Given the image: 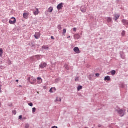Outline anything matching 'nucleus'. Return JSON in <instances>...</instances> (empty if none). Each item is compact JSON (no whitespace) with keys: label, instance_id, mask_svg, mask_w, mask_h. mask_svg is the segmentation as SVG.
Returning <instances> with one entry per match:
<instances>
[{"label":"nucleus","instance_id":"obj_1","mask_svg":"<svg viewBox=\"0 0 128 128\" xmlns=\"http://www.w3.org/2000/svg\"><path fill=\"white\" fill-rule=\"evenodd\" d=\"M28 82H29L31 84H34L36 82V80L32 76L28 78Z\"/></svg>","mask_w":128,"mask_h":128},{"label":"nucleus","instance_id":"obj_2","mask_svg":"<svg viewBox=\"0 0 128 128\" xmlns=\"http://www.w3.org/2000/svg\"><path fill=\"white\" fill-rule=\"evenodd\" d=\"M9 23L10 24H15L16 23V20L15 18L12 17L9 20Z\"/></svg>","mask_w":128,"mask_h":128},{"label":"nucleus","instance_id":"obj_3","mask_svg":"<svg viewBox=\"0 0 128 128\" xmlns=\"http://www.w3.org/2000/svg\"><path fill=\"white\" fill-rule=\"evenodd\" d=\"M62 8H64V4L60 3L58 6L57 10H62Z\"/></svg>","mask_w":128,"mask_h":128},{"label":"nucleus","instance_id":"obj_4","mask_svg":"<svg viewBox=\"0 0 128 128\" xmlns=\"http://www.w3.org/2000/svg\"><path fill=\"white\" fill-rule=\"evenodd\" d=\"M39 14H40V10H38V8H36L34 11V16H38Z\"/></svg>","mask_w":128,"mask_h":128},{"label":"nucleus","instance_id":"obj_5","mask_svg":"<svg viewBox=\"0 0 128 128\" xmlns=\"http://www.w3.org/2000/svg\"><path fill=\"white\" fill-rule=\"evenodd\" d=\"M48 66V64L46 63H42L40 65V68L42 69L44 68H46V66Z\"/></svg>","mask_w":128,"mask_h":128},{"label":"nucleus","instance_id":"obj_6","mask_svg":"<svg viewBox=\"0 0 128 128\" xmlns=\"http://www.w3.org/2000/svg\"><path fill=\"white\" fill-rule=\"evenodd\" d=\"M40 36L41 34L40 32H36L34 36H35V38L36 40H38V38H40Z\"/></svg>","mask_w":128,"mask_h":128},{"label":"nucleus","instance_id":"obj_7","mask_svg":"<svg viewBox=\"0 0 128 128\" xmlns=\"http://www.w3.org/2000/svg\"><path fill=\"white\" fill-rule=\"evenodd\" d=\"M118 113L119 114H120V116H124V112L122 110H120L118 112Z\"/></svg>","mask_w":128,"mask_h":128},{"label":"nucleus","instance_id":"obj_8","mask_svg":"<svg viewBox=\"0 0 128 128\" xmlns=\"http://www.w3.org/2000/svg\"><path fill=\"white\" fill-rule=\"evenodd\" d=\"M74 52L76 54H80V48H78V47H76L74 48Z\"/></svg>","mask_w":128,"mask_h":128},{"label":"nucleus","instance_id":"obj_9","mask_svg":"<svg viewBox=\"0 0 128 128\" xmlns=\"http://www.w3.org/2000/svg\"><path fill=\"white\" fill-rule=\"evenodd\" d=\"M37 80H38V84H40L42 83V79L41 78L38 77L37 78Z\"/></svg>","mask_w":128,"mask_h":128},{"label":"nucleus","instance_id":"obj_10","mask_svg":"<svg viewBox=\"0 0 128 128\" xmlns=\"http://www.w3.org/2000/svg\"><path fill=\"white\" fill-rule=\"evenodd\" d=\"M23 16H24V18L28 20V13H24Z\"/></svg>","mask_w":128,"mask_h":128},{"label":"nucleus","instance_id":"obj_11","mask_svg":"<svg viewBox=\"0 0 128 128\" xmlns=\"http://www.w3.org/2000/svg\"><path fill=\"white\" fill-rule=\"evenodd\" d=\"M53 10H54V8H52V7H50V8L48 9V12L52 13V12Z\"/></svg>","mask_w":128,"mask_h":128},{"label":"nucleus","instance_id":"obj_12","mask_svg":"<svg viewBox=\"0 0 128 128\" xmlns=\"http://www.w3.org/2000/svg\"><path fill=\"white\" fill-rule=\"evenodd\" d=\"M74 38L75 40H78V39H80V35L78 34H76L74 35Z\"/></svg>","mask_w":128,"mask_h":128},{"label":"nucleus","instance_id":"obj_13","mask_svg":"<svg viewBox=\"0 0 128 128\" xmlns=\"http://www.w3.org/2000/svg\"><path fill=\"white\" fill-rule=\"evenodd\" d=\"M122 24H124L125 26H128V21L126 20H122Z\"/></svg>","mask_w":128,"mask_h":128},{"label":"nucleus","instance_id":"obj_14","mask_svg":"<svg viewBox=\"0 0 128 128\" xmlns=\"http://www.w3.org/2000/svg\"><path fill=\"white\" fill-rule=\"evenodd\" d=\"M104 80H108V82H110V76L105 77Z\"/></svg>","mask_w":128,"mask_h":128},{"label":"nucleus","instance_id":"obj_15","mask_svg":"<svg viewBox=\"0 0 128 128\" xmlns=\"http://www.w3.org/2000/svg\"><path fill=\"white\" fill-rule=\"evenodd\" d=\"M4 54V50H2V48H1L0 50V56L2 58V54Z\"/></svg>","mask_w":128,"mask_h":128},{"label":"nucleus","instance_id":"obj_16","mask_svg":"<svg viewBox=\"0 0 128 128\" xmlns=\"http://www.w3.org/2000/svg\"><path fill=\"white\" fill-rule=\"evenodd\" d=\"M111 74L112 76H114L116 74V70H113L111 72Z\"/></svg>","mask_w":128,"mask_h":128},{"label":"nucleus","instance_id":"obj_17","mask_svg":"<svg viewBox=\"0 0 128 128\" xmlns=\"http://www.w3.org/2000/svg\"><path fill=\"white\" fill-rule=\"evenodd\" d=\"M116 20H118V18H120V15L118 14H115Z\"/></svg>","mask_w":128,"mask_h":128},{"label":"nucleus","instance_id":"obj_18","mask_svg":"<svg viewBox=\"0 0 128 128\" xmlns=\"http://www.w3.org/2000/svg\"><path fill=\"white\" fill-rule=\"evenodd\" d=\"M43 50H48V47L46 46H42Z\"/></svg>","mask_w":128,"mask_h":128},{"label":"nucleus","instance_id":"obj_19","mask_svg":"<svg viewBox=\"0 0 128 128\" xmlns=\"http://www.w3.org/2000/svg\"><path fill=\"white\" fill-rule=\"evenodd\" d=\"M58 30H62V27L61 25H58Z\"/></svg>","mask_w":128,"mask_h":128},{"label":"nucleus","instance_id":"obj_20","mask_svg":"<svg viewBox=\"0 0 128 128\" xmlns=\"http://www.w3.org/2000/svg\"><path fill=\"white\" fill-rule=\"evenodd\" d=\"M80 90H82V86H79L78 88V92H80Z\"/></svg>","mask_w":128,"mask_h":128},{"label":"nucleus","instance_id":"obj_21","mask_svg":"<svg viewBox=\"0 0 128 128\" xmlns=\"http://www.w3.org/2000/svg\"><path fill=\"white\" fill-rule=\"evenodd\" d=\"M66 34V29H64L63 34L64 36Z\"/></svg>","mask_w":128,"mask_h":128},{"label":"nucleus","instance_id":"obj_22","mask_svg":"<svg viewBox=\"0 0 128 128\" xmlns=\"http://www.w3.org/2000/svg\"><path fill=\"white\" fill-rule=\"evenodd\" d=\"M107 20H108V22H112V18H108Z\"/></svg>","mask_w":128,"mask_h":128},{"label":"nucleus","instance_id":"obj_23","mask_svg":"<svg viewBox=\"0 0 128 128\" xmlns=\"http://www.w3.org/2000/svg\"><path fill=\"white\" fill-rule=\"evenodd\" d=\"M56 102H62V98H57Z\"/></svg>","mask_w":128,"mask_h":128},{"label":"nucleus","instance_id":"obj_24","mask_svg":"<svg viewBox=\"0 0 128 128\" xmlns=\"http://www.w3.org/2000/svg\"><path fill=\"white\" fill-rule=\"evenodd\" d=\"M36 108H32L33 114H34V112H36Z\"/></svg>","mask_w":128,"mask_h":128},{"label":"nucleus","instance_id":"obj_25","mask_svg":"<svg viewBox=\"0 0 128 128\" xmlns=\"http://www.w3.org/2000/svg\"><path fill=\"white\" fill-rule=\"evenodd\" d=\"M80 80V78L79 77H76L75 82H78Z\"/></svg>","mask_w":128,"mask_h":128},{"label":"nucleus","instance_id":"obj_26","mask_svg":"<svg viewBox=\"0 0 128 128\" xmlns=\"http://www.w3.org/2000/svg\"><path fill=\"white\" fill-rule=\"evenodd\" d=\"M125 35H126V32L123 31L122 32V36H124Z\"/></svg>","mask_w":128,"mask_h":128},{"label":"nucleus","instance_id":"obj_27","mask_svg":"<svg viewBox=\"0 0 128 128\" xmlns=\"http://www.w3.org/2000/svg\"><path fill=\"white\" fill-rule=\"evenodd\" d=\"M12 114H14V115L16 114V111L15 110H14L12 111Z\"/></svg>","mask_w":128,"mask_h":128},{"label":"nucleus","instance_id":"obj_28","mask_svg":"<svg viewBox=\"0 0 128 128\" xmlns=\"http://www.w3.org/2000/svg\"><path fill=\"white\" fill-rule=\"evenodd\" d=\"M28 106H33L34 104L32 103H30L28 104Z\"/></svg>","mask_w":128,"mask_h":128},{"label":"nucleus","instance_id":"obj_29","mask_svg":"<svg viewBox=\"0 0 128 128\" xmlns=\"http://www.w3.org/2000/svg\"><path fill=\"white\" fill-rule=\"evenodd\" d=\"M52 90H53L54 92L56 90V88H52Z\"/></svg>","mask_w":128,"mask_h":128},{"label":"nucleus","instance_id":"obj_30","mask_svg":"<svg viewBox=\"0 0 128 128\" xmlns=\"http://www.w3.org/2000/svg\"><path fill=\"white\" fill-rule=\"evenodd\" d=\"M53 90H52V88L50 90V92H51V93H52V92H54V91H52Z\"/></svg>","mask_w":128,"mask_h":128},{"label":"nucleus","instance_id":"obj_31","mask_svg":"<svg viewBox=\"0 0 128 128\" xmlns=\"http://www.w3.org/2000/svg\"><path fill=\"white\" fill-rule=\"evenodd\" d=\"M22 116H19V120H22Z\"/></svg>","mask_w":128,"mask_h":128},{"label":"nucleus","instance_id":"obj_32","mask_svg":"<svg viewBox=\"0 0 128 128\" xmlns=\"http://www.w3.org/2000/svg\"><path fill=\"white\" fill-rule=\"evenodd\" d=\"M73 30L74 32H76V28H74Z\"/></svg>","mask_w":128,"mask_h":128},{"label":"nucleus","instance_id":"obj_33","mask_svg":"<svg viewBox=\"0 0 128 128\" xmlns=\"http://www.w3.org/2000/svg\"><path fill=\"white\" fill-rule=\"evenodd\" d=\"M36 57L37 58H40V56L38 55L36 56Z\"/></svg>","mask_w":128,"mask_h":128},{"label":"nucleus","instance_id":"obj_34","mask_svg":"<svg viewBox=\"0 0 128 128\" xmlns=\"http://www.w3.org/2000/svg\"><path fill=\"white\" fill-rule=\"evenodd\" d=\"M96 76L98 77V76H100V74H96Z\"/></svg>","mask_w":128,"mask_h":128},{"label":"nucleus","instance_id":"obj_35","mask_svg":"<svg viewBox=\"0 0 128 128\" xmlns=\"http://www.w3.org/2000/svg\"><path fill=\"white\" fill-rule=\"evenodd\" d=\"M51 38H52V40H54V36H52Z\"/></svg>","mask_w":128,"mask_h":128},{"label":"nucleus","instance_id":"obj_36","mask_svg":"<svg viewBox=\"0 0 128 128\" xmlns=\"http://www.w3.org/2000/svg\"><path fill=\"white\" fill-rule=\"evenodd\" d=\"M44 90H46V86H44Z\"/></svg>","mask_w":128,"mask_h":128},{"label":"nucleus","instance_id":"obj_37","mask_svg":"<svg viewBox=\"0 0 128 128\" xmlns=\"http://www.w3.org/2000/svg\"><path fill=\"white\" fill-rule=\"evenodd\" d=\"M29 127H30V126H29L28 125H26V128H28Z\"/></svg>","mask_w":128,"mask_h":128},{"label":"nucleus","instance_id":"obj_38","mask_svg":"<svg viewBox=\"0 0 128 128\" xmlns=\"http://www.w3.org/2000/svg\"><path fill=\"white\" fill-rule=\"evenodd\" d=\"M52 128H58V126H54L52 127Z\"/></svg>","mask_w":128,"mask_h":128},{"label":"nucleus","instance_id":"obj_39","mask_svg":"<svg viewBox=\"0 0 128 128\" xmlns=\"http://www.w3.org/2000/svg\"><path fill=\"white\" fill-rule=\"evenodd\" d=\"M82 12H86V10H82Z\"/></svg>","mask_w":128,"mask_h":128},{"label":"nucleus","instance_id":"obj_40","mask_svg":"<svg viewBox=\"0 0 128 128\" xmlns=\"http://www.w3.org/2000/svg\"><path fill=\"white\" fill-rule=\"evenodd\" d=\"M70 38V36H69L68 37V38Z\"/></svg>","mask_w":128,"mask_h":128},{"label":"nucleus","instance_id":"obj_41","mask_svg":"<svg viewBox=\"0 0 128 128\" xmlns=\"http://www.w3.org/2000/svg\"><path fill=\"white\" fill-rule=\"evenodd\" d=\"M16 82H18V80H16Z\"/></svg>","mask_w":128,"mask_h":128},{"label":"nucleus","instance_id":"obj_42","mask_svg":"<svg viewBox=\"0 0 128 128\" xmlns=\"http://www.w3.org/2000/svg\"><path fill=\"white\" fill-rule=\"evenodd\" d=\"M2 106V102H0V106Z\"/></svg>","mask_w":128,"mask_h":128},{"label":"nucleus","instance_id":"obj_43","mask_svg":"<svg viewBox=\"0 0 128 128\" xmlns=\"http://www.w3.org/2000/svg\"><path fill=\"white\" fill-rule=\"evenodd\" d=\"M37 94H40V92H37Z\"/></svg>","mask_w":128,"mask_h":128},{"label":"nucleus","instance_id":"obj_44","mask_svg":"<svg viewBox=\"0 0 128 128\" xmlns=\"http://www.w3.org/2000/svg\"><path fill=\"white\" fill-rule=\"evenodd\" d=\"M3 22H4V20H3Z\"/></svg>","mask_w":128,"mask_h":128}]
</instances>
